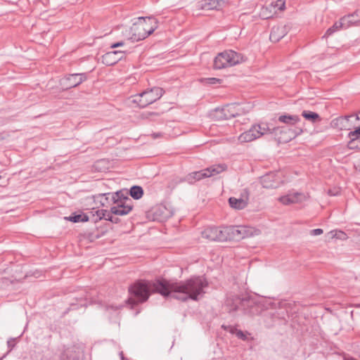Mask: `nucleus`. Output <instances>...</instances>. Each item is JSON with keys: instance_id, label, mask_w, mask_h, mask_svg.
<instances>
[{"instance_id": "nucleus-50", "label": "nucleus", "mask_w": 360, "mask_h": 360, "mask_svg": "<svg viewBox=\"0 0 360 360\" xmlns=\"http://www.w3.org/2000/svg\"><path fill=\"white\" fill-rule=\"evenodd\" d=\"M153 136H154L155 138H157V137H160V135L159 134H153Z\"/></svg>"}, {"instance_id": "nucleus-31", "label": "nucleus", "mask_w": 360, "mask_h": 360, "mask_svg": "<svg viewBox=\"0 0 360 360\" xmlns=\"http://www.w3.org/2000/svg\"><path fill=\"white\" fill-rule=\"evenodd\" d=\"M218 241L224 242L229 240L228 226L218 227Z\"/></svg>"}, {"instance_id": "nucleus-42", "label": "nucleus", "mask_w": 360, "mask_h": 360, "mask_svg": "<svg viewBox=\"0 0 360 360\" xmlns=\"http://www.w3.org/2000/svg\"><path fill=\"white\" fill-rule=\"evenodd\" d=\"M7 346L9 348V351H11L15 346V338H10L7 341Z\"/></svg>"}, {"instance_id": "nucleus-36", "label": "nucleus", "mask_w": 360, "mask_h": 360, "mask_svg": "<svg viewBox=\"0 0 360 360\" xmlns=\"http://www.w3.org/2000/svg\"><path fill=\"white\" fill-rule=\"evenodd\" d=\"M351 141L348 143V147L351 149H360V139L349 137Z\"/></svg>"}, {"instance_id": "nucleus-54", "label": "nucleus", "mask_w": 360, "mask_h": 360, "mask_svg": "<svg viewBox=\"0 0 360 360\" xmlns=\"http://www.w3.org/2000/svg\"><path fill=\"white\" fill-rule=\"evenodd\" d=\"M352 360H354V359H352Z\"/></svg>"}, {"instance_id": "nucleus-35", "label": "nucleus", "mask_w": 360, "mask_h": 360, "mask_svg": "<svg viewBox=\"0 0 360 360\" xmlns=\"http://www.w3.org/2000/svg\"><path fill=\"white\" fill-rule=\"evenodd\" d=\"M270 4H273L274 8H272L273 11H276V13L278 11H283L285 8V4L283 0H277L276 1H273Z\"/></svg>"}, {"instance_id": "nucleus-45", "label": "nucleus", "mask_w": 360, "mask_h": 360, "mask_svg": "<svg viewBox=\"0 0 360 360\" xmlns=\"http://www.w3.org/2000/svg\"><path fill=\"white\" fill-rule=\"evenodd\" d=\"M103 212V218L105 220H108V218H109V217H111L112 214H114L113 213H112L111 212V210L110 211H108L106 210H102Z\"/></svg>"}, {"instance_id": "nucleus-7", "label": "nucleus", "mask_w": 360, "mask_h": 360, "mask_svg": "<svg viewBox=\"0 0 360 360\" xmlns=\"http://www.w3.org/2000/svg\"><path fill=\"white\" fill-rule=\"evenodd\" d=\"M229 240L239 241L252 236V230L246 226H228Z\"/></svg>"}, {"instance_id": "nucleus-28", "label": "nucleus", "mask_w": 360, "mask_h": 360, "mask_svg": "<svg viewBox=\"0 0 360 360\" xmlns=\"http://www.w3.org/2000/svg\"><path fill=\"white\" fill-rule=\"evenodd\" d=\"M302 115L308 121L311 122L312 123H316L321 120V117L319 115L315 112L309 111V110H303L302 112Z\"/></svg>"}, {"instance_id": "nucleus-32", "label": "nucleus", "mask_w": 360, "mask_h": 360, "mask_svg": "<svg viewBox=\"0 0 360 360\" xmlns=\"http://www.w3.org/2000/svg\"><path fill=\"white\" fill-rule=\"evenodd\" d=\"M256 136L255 134H252L250 130H248L245 132H243V134H241L240 136H239V141L240 142H250L252 141H254L257 138H256Z\"/></svg>"}, {"instance_id": "nucleus-23", "label": "nucleus", "mask_w": 360, "mask_h": 360, "mask_svg": "<svg viewBox=\"0 0 360 360\" xmlns=\"http://www.w3.org/2000/svg\"><path fill=\"white\" fill-rule=\"evenodd\" d=\"M302 194L300 193H289L279 198L281 202L283 205H290L296 203L300 200Z\"/></svg>"}, {"instance_id": "nucleus-37", "label": "nucleus", "mask_w": 360, "mask_h": 360, "mask_svg": "<svg viewBox=\"0 0 360 360\" xmlns=\"http://www.w3.org/2000/svg\"><path fill=\"white\" fill-rule=\"evenodd\" d=\"M221 328H224L226 331H227L231 334H234L236 335L237 332L239 330L236 327L230 326V325H229V326L222 325Z\"/></svg>"}, {"instance_id": "nucleus-38", "label": "nucleus", "mask_w": 360, "mask_h": 360, "mask_svg": "<svg viewBox=\"0 0 360 360\" xmlns=\"http://www.w3.org/2000/svg\"><path fill=\"white\" fill-rule=\"evenodd\" d=\"M84 305V300L82 298L79 299V303H71L70 305V308L68 309V310H76L79 308V307H83Z\"/></svg>"}, {"instance_id": "nucleus-24", "label": "nucleus", "mask_w": 360, "mask_h": 360, "mask_svg": "<svg viewBox=\"0 0 360 360\" xmlns=\"http://www.w3.org/2000/svg\"><path fill=\"white\" fill-rule=\"evenodd\" d=\"M210 117L217 121L219 120H226L230 119V115L226 114V110L224 107L223 108H217L213 111L210 112Z\"/></svg>"}, {"instance_id": "nucleus-3", "label": "nucleus", "mask_w": 360, "mask_h": 360, "mask_svg": "<svg viewBox=\"0 0 360 360\" xmlns=\"http://www.w3.org/2000/svg\"><path fill=\"white\" fill-rule=\"evenodd\" d=\"M226 169L227 166L225 164L213 165L205 169L188 173L184 177V180L192 185L203 179L219 174Z\"/></svg>"}, {"instance_id": "nucleus-22", "label": "nucleus", "mask_w": 360, "mask_h": 360, "mask_svg": "<svg viewBox=\"0 0 360 360\" xmlns=\"http://www.w3.org/2000/svg\"><path fill=\"white\" fill-rule=\"evenodd\" d=\"M60 360H79V354L73 348L65 349L60 356Z\"/></svg>"}, {"instance_id": "nucleus-44", "label": "nucleus", "mask_w": 360, "mask_h": 360, "mask_svg": "<svg viewBox=\"0 0 360 360\" xmlns=\"http://www.w3.org/2000/svg\"><path fill=\"white\" fill-rule=\"evenodd\" d=\"M323 233L322 229H315L310 231V234L311 236H319Z\"/></svg>"}, {"instance_id": "nucleus-30", "label": "nucleus", "mask_w": 360, "mask_h": 360, "mask_svg": "<svg viewBox=\"0 0 360 360\" xmlns=\"http://www.w3.org/2000/svg\"><path fill=\"white\" fill-rule=\"evenodd\" d=\"M340 28H344V25L341 19L339 21L335 22L332 27L326 30L323 37H328L332 35L333 33L338 31Z\"/></svg>"}, {"instance_id": "nucleus-51", "label": "nucleus", "mask_w": 360, "mask_h": 360, "mask_svg": "<svg viewBox=\"0 0 360 360\" xmlns=\"http://www.w3.org/2000/svg\"><path fill=\"white\" fill-rule=\"evenodd\" d=\"M123 53H124L122 52V54H117V56H122V57H123Z\"/></svg>"}, {"instance_id": "nucleus-16", "label": "nucleus", "mask_w": 360, "mask_h": 360, "mask_svg": "<svg viewBox=\"0 0 360 360\" xmlns=\"http://www.w3.org/2000/svg\"><path fill=\"white\" fill-rule=\"evenodd\" d=\"M286 34V30L284 26H276L272 27L269 39L273 42H277Z\"/></svg>"}, {"instance_id": "nucleus-53", "label": "nucleus", "mask_w": 360, "mask_h": 360, "mask_svg": "<svg viewBox=\"0 0 360 360\" xmlns=\"http://www.w3.org/2000/svg\"><path fill=\"white\" fill-rule=\"evenodd\" d=\"M2 359H3L2 357H1V358H0V360H2Z\"/></svg>"}, {"instance_id": "nucleus-19", "label": "nucleus", "mask_w": 360, "mask_h": 360, "mask_svg": "<svg viewBox=\"0 0 360 360\" xmlns=\"http://www.w3.org/2000/svg\"><path fill=\"white\" fill-rule=\"evenodd\" d=\"M218 227L208 226L202 231V236L204 238L212 241H218Z\"/></svg>"}, {"instance_id": "nucleus-11", "label": "nucleus", "mask_w": 360, "mask_h": 360, "mask_svg": "<svg viewBox=\"0 0 360 360\" xmlns=\"http://www.w3.org/2000/svg\"><path fill=\"white\" fill-rule=\"evenodd\" d=\"M144 28L145 27L141 24V20L139 18L130 28V39L134 41H139L146 39L147 34Z\"/></svg>"}, {"instance_id": "nucleus-10", "label": "nucleus", "mask_w": 360, "mask_h": 360, "mask_svg": "<svg viewBox=\"0 0 360 360\" xmlns=\"http://www.w3.org/2000/svg\"><path fill=\"white\" fill-rule=\"evenodd\" d=\"M129 193L127 191H119L115 193H107L101 194V195L105 197V200L108 201L110 197V201L113 203H129L133 204V202L128 196Z\"/></svg>"}, {"instance_id": "nucleus-27", "label": "nucleus", "mask_w": 360, "mask_h": 360, "mask_svg": "<svg viewBox=\"0 0 360 360\" xmlns=\"http://www.w3.org/2000/svg\"><path fill=\"white\" fill-rule=\"evenodd\" d=\"M272 8H274L273 4H269L268 6L262 7L260 11V16L263 19H269L272 18L273 15L276 13V11L272 10Z\"/></svg>"}, {"instance_id": "nucleus-21", "label": "nucleus", "mask_w": 360, "mask_h": 360, "mask_svg": "<svg viewBox=\"0 0 360 360\" xmlns=\"http://www.w3.org/2000/svg\"><path fill=\"white\" fill-rule=\"evenodd\" d=\"M229 203L230 206L233 208L237 210H243L248 205V197L245 199L243 198H236L233 197H231L229 199Z\"/></svg>"}, {"instance_id": "nucleus-1", "label": "nucleus", "mask_w": 360, "mask_h": 360, "mask_svg": "<svg viewBox=\"0 0 360 360\" xmlns=\"http://www.w3.org/2000/svg\"><path fill=\"white\" fill-rule=\"evenodd\" d=\"M208 282L204 276H192L179 282H171L165 278L154 281L139 280L129 287V297L127 303L131 308L146 302L152 293H159L165 297L186 302L189 300L198 301L205 293Z\"/></svg>"}, {"instance_id": "nucleus-13", "label": "nucleus", "mask_w": 360, "mask_h": 360, "mask_svg": "<svg viewBox=\"0 0 360 360\" xmlns=\"http://www.w3.org/2000/svg\"><path fill=\"white\" fill-rule=\"evenodd\" d=\"M121 51H112L107 52L102 56V63L108 66H111L116 64L122 59V56H117V54H122Z\"/></svg>"}, {"instance_id": "nucleus-46", "label": "nucleus", "mask_w": 360, "mask_h": 360, "mask_svg": "<svg viewBox=\"0 0 360 360\" xmlns=\"http://www.w3.org/2000/svg\"><path fill=\"white\" fill-rule=\"evenodd\" d=\"M302 129L300 127H296L295 130L292 131L293 137H296L298 135H300L302 133Z\"/></svg>"}, {"instance_id": "nucleus-8", "label": "nucleus", "mask_w": 360, "mask_h": 360, "mask_svg": "<svg viewBox=\"0 0 360 360\" xmlns=\"http://www.w3.org/2000/svg\"><path fill=\"white\" fill-rule=\"evenodd\" d=\"M260 182L264 188H276L282 183V179L278 172H270L260 178Z\"/></svg>"}, {"instance_id": "nucleus-48", "label": "nucleus", "mask_w": 360, "mask_h": 360, "mask_svg": "<svg viewBox=\"0 0 360 360\" xmlns=\"http://www.w3.org/2000/svg\"><path fill=\"white\" fill-rule=\"evenodd\" d=\"M328 193L331 195H335L336 194L333 193V191H332L331 190H329L328 191Z\"/></svg>"}, {"instance_id": "nucleus-6", "label": "nucleus", "mask_w": 360, "mask_h": 360, "mask_svg": "<svg viewBox=\"0 0 360 360\" xmlns=\"http://www.w3.org/2000/svg\"><path fill=\"white\" fill-rule=\"evenodd\" d=\"M86 79V73L70 74L60 79L59 84L63 90H68L79 86Z\"/></svg>"}, {"instance_id": "nucleus-4", "label": "nucleus", "mask_w": 360, "mask_h": 360, "mask_svg": "<svg viewBox=\"0 0 360 360\" xmlns=\"http://www.w3.org/2000/svg\"><path fill=\"white\" fill-rule=\"evenodd\" d=\"M243 61V56L233 51L226 50L217 54L214 58L213 68L221 70L236 65Z\"/></svg>"}, {"instance_id": "nucleus-14", "label": "nucleus", "mask_w": 360, "mask_h": 360, "mask_svg": "<svg viewBox=\"0 0 360 360\" xmlns=\"http://www.w3.org/2000/svg\"><path fill=\"white\" fill-rule=\"evenodd\" d=\"M111 207V212L115 215L124 216L128 214L133 209V204L129 203H114Z\"/></svg>"}, {"instance_id": "nucleus-5", "label": "nucleus", "mask_w": 360, "mask_h": 360, "mask_svg": "<svg viewBox=\"0 0 360 360\" xmlns=\"http://www.w3.org/2000/svg\"><path fill=\"white\" fill-rule=\"evenodd\" d=\"M164 93L163 89L154 86L135 95L133 102L137 103L141 108H144L159 100Z\"/></svg>"}, {"instance_id": "nucleus-18", "label": "nucleus", "mask_w": 360, "mask_h": 360, "mask_svg": "<svg viewBox=\"0 0 360 360\" xmlns=\"http://www.w3.org/2000/svg\"><path fill=\"white\" fill-rule=\"evenodd\" d=\"M349 116H341L333 119L331 121V126L340 130L346 129L349 124Z\"/></svg>"}, {"instance_id": "nucleus-12", "label": "nucleus", "mask_w": 360, "mask_h": 360, "mask_svg": "<svg viewBox=\"0 0 360 360\" xmlns=\"http://www.w3.org/2000/svg\"><path fill=\"white\" fill-rule=\"evenodd\" d=\"M141 24L143 25L144 30L146 31L147 37L150 35L158 27V21L153 17H140Z\"/></svg>"}, {"instance_id": "nucleus-52", "label": "nucleus", "mask_w": 360, "mask_h": 360, "mask_svg": "<svg viewBox=\"0 0 360 360\" xmlns=\"http://www.w3.org/2000/svg\"><path fill=\"white\" fill-rule=\"evenodd\" d=\"M120 355L122 356V355H123V352H122L120 353Z\"/></svg>"}, {"instance_id": "nucleus-39", "label": "nucleus", "mask_w": 360, "mask_h": 360, "mask_svg": "<svg viewBox=\"0 0 360 360\" xmlns=\"http://www.w3.org/2000/svg\"><path fill=\"white\" fill-rule=\"evenodd\" d=\"M359 136H360V126L356 127L354 131H352L349 133V137L360 139Z\"/></svg>"}, {"instance_id": "nucleus-33", "label": "nucleus", "mask_w": 360, "mask_h": 360, "mask_svg": "<svg viewBox=\"0 0 360 360\" xmlns=\"http://www.w3.org/2000/svg\"><path fill=\"white\" fill-rule=\"evenodd\" d=\"M89 214H91V216H89L90 219L94 222H97L103 218V212L102 210H96L93 208Z\"/></svg>"}, {"instance_id": "nucleus-26", "label": "nucleus", "mask_w": 360, "mask_h": 360, "mask_svg": "<svg viewBox=\"0 0 360 360\" xmlns=\"http://www.w3.org/2000/svg\"><path fill=\"white\" fill-rule=\"evenodd\" d=\"M238 108V105H236V103L228 104L224 106L226 114L227 115H230V119L240 115V110Z\"/></svg>"}, {"instance_id": "nucleus-41", "label": "nucleus", "mask_w": 360, "mask_h": 360, "mask_svg": "<svg viewBox=\"0 0 360 360\" xmlns=\"http://www.w3.org/2000/svg\"><path fill=\"white\" fill-rule=\"evenodd\" d=\"M207 84H217L221 83V79L215 77H210L205 79Z\"/></svg>"}, {"instance_id": "nucleus-34", "label": "nucleus", "mask_w": 360, "mask_h": 360, "mask_svg": "<svg viewBox=\"0 0 360 360\" xmlns=\"http://www.w3.org/2000/svg\"><path fill=\"white\" fill-rule=\"evenodd\" d=\"M183 182H186L185 180H184V177L174 176L173 179L169 180L167 187L171 189H174L178 184Z\"/></svg>"}, {"instance_id": "nucleus-29", "label": "nucleus", "mask_w": 360, "mask_h": 360, "mask_svg": "<svg viewBox=\"0 0 360 360\" xmlns=\"http://www.w3.org/2000/svg\"><path fill=\"white\" fill-rule=\"evenodd\" d=\"M129 194L135 200L140 199L143 195V190L141 186H133L131 187Z\"/></svg>"}, {"instance_id": "nucleus-40", "label": "nucleus", "mask_w": 360, "mask_h": 360, "mask_svg": "<svg viewBox=\"0 0 360 360\" xmlns=\"http://www.w3.org/2000/svg\"><path fill=\"white\" fill-rule=\"evenodd\" d=\"M250 335L248 332H243L241 330H239L236 333V337L242 340H247L248 335Z\"/></svg>"}, {"instance_id": "nucleus-47", "label": "nucleus", "mask_w": 360, "mask_h": 360, "mask_svg": "<svg viewBox=\"0 0 360 360\" xmlns=\"http://www.w3.org/2000/svg\"><path fill=\"white\" fill-rule=\"evenodd\" d=\"M124 44V41H118V42L112 44L111 46H110V48L111 49H115V48H117V47H120V46H122Z\"/></svg>"}, {"instance_id": "nucleus-25", "label": "nucleus", "mask_w": 360, "mask_h": 360, "mask_svg": "<svg viewBox=\"0 0 360 360\" xmlns=\"http://www.w3.org/2000/svg\"><path fill=\"white\" fill-rule=\"evenodd\" d=\"M66 219L72 222L77 223L88 221L90 220V217L87 214L83 212H74Z\"/></svg>"}, {"instance_id": "nucleus-9", "label": "nucleus", "mask_w": 360, "mask_h": 360, "mask_svg": "<svg viewBox=\"0 0 360 360\" xmlns=\"http://www.w3.org/2000/svg\"><path fill=\"white\" fill-rule=\"evenodd\" d=\"M249 130L252 134L257 135L256 138L258 139L266 134L276 135L278 132L282 131V128L279 127H270L267 123H261L252 125Z\"/></svg>"}, {"instance_id": "nucleus-43", "label": "nucleus", "mask_w": 360, "mask_h": 360, "mask_svg": "<svg viewBox=\"0 0 360 360\" xmlns=\"http://www.w3.org/2000/svg\"><path fill=\"white\" fill-rule=\"evenodd\" d=\"M117 216V215L112 214L111 217H109V218H108V221H110L113 224L120 223V219Z\"/></svg>"}, {"instance_id": "nucleus-20", "label": "nucleus", "mask_w": 360, "mask_h": 360, "mask_svg": "<svg viewBox=\"0 0 360 360\" xmlns=\"http://www.w3.org/2000/svg\"><path fill=\"white\" fill-rule=\"evenodd\" d=\"M300 118L296 115H281L278 117V121L287 125H295L300 122Z\"/></svg>"}, {"instance_id": "nucleus-49", "label": "nucleus", "mask_w": 360, "mask_h": 360, "mask_svg": "<svg viewBox=\"0 0 360 360\" xmlns=\"http://www.w3.org/2000/svg\"><path fill=\"white\" fill-rule=\"evenodd\" d=\"M110 307L112 309H113L114 310H118L120 308V307H113V306H111Z\"/></svg>"}, {"instance_id": "nucleus-17", "label": "nucleus", "mask_w": 360, "mask_h": 360, "mask_svg": "<svg viewBox=\"0 0 360 360\" xmlns=\"http://www.w3.org/2000/svg\"><path fill=\"white\" fill-rule=\"evenodd\" d=\"M220 6L219 0H202L198 4L199 8L207 11L219 9Z\"/></svg>"}, {"instance_id": "nucleus-2", "label": "nucleus", "mask_w": 360, "mask_h": 360, "mask_svg": "<svg viewBox=\"0 0 360 360\" xmlns=\"http://www.w3.org/2000/svg\"><path fill=\"white\" fill-rule=\"evenodd\" d=\"M225 307L229 312L242 310L250 316H254L260 312V307L248 296L240 297L238 295H230L225 301Z\"/></svg>"}, {"instance_id": "nucleus-15", "label": "nucleus", "mask_w": 360, "mask_h": 360, "mask_svg": "<svg viewBox=\"0 0 360 360\" xmlns=\"http://www.w3.org/2000/svg\"><path fill=\"white\" fill-rule=\"evenodd\" d=\"M343 25L344 28H348L349 27L356 25L360 22V9L356 10L353 13L345 15L340 18Z\"/></svg>"}]
</instances>
